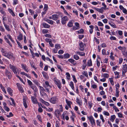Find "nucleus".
<instances>
[{
  "instance_id": "57",
  "label": "nucleus",
  "mask_w": 127,
  "mask_h": 127,
  "mask_svg": "<svg viewBox=\"0 0 127 127\" xmlns=\"http://www.w3.org/2000/svg\"><path fill=\"white\" fill-rule=\"evenodd\" d=\"M110 39L112 40H116V37L113 36H111L110 37Z\"/></svg>"
},
{
  "instance_id": "30",
  "label": "nucleus",
  "mask_w": 127,
  "mask_h": 127,
  "mask_svg": "<svg viewBox=\"0 0 127 127\" xmlns=\"http://www.w3.org/2000/svg\"><path fill=\"white\" fill-rule=\"evenodd\" d=\"M116 118V116L115 115H111V116L110 120L112 122H113L115 120V119Z\"/></svg>"
},
{
  "instance_id": "47",
  "label": "nucleus",
  "mask_w": 127,
  "mask_h": 127,
  "mask_svg": "<svg viewBox=\"0 0 127 127\" xmlns=\"http://www.w3.org/2000/svg\"><path fill=\"white\" fill-rule=\"evenodd\" d=\"M27 82L28 84L30 86V87L31 86H32L33 85H32V82L30 80L27 79Z\"/></svg>"
},
{
  "instance_id": "41",
  "label": "nucleus",
  "mask_w": 127,
  "mask_h": 127,
  "mask_svg": "<svg viewBox=\"0 0 127 127\" xmlns=\"http://www.w3.org/2000/svg\"><path fill=\"white\" fill-rule=\"evenodd\" d=\"M75 60H77L79 59V57L77 55H74L73 56Z\"/></svg>"
},
{
  "instance_id": "3",
  "label": "nucleus",
  "mask_w": 127,
  "mask_h": 127,
  "mask_svg": "<svg viewBox=\"0 0 127 127\" xmlns=\"http://www.w3.org/2000/svg\"><path fill=\"white\" fill-rule=\"evenodd\" d=\"M88 119L89 120L92 126H95L96 123L95 120L92 116L87 117Z\"/></svg>"
},
{
  "instance_id": "21",
  "label": "nucleus",
  "mask_w": 127,
  "mask_h": 127,
  "mask_svg": "<svg viewBox=\"0 0 127 127\" xmlns=\"http://www.w3.org/2000/svg\"><path fill=\"white\" fill-rule=\"evenodd\" d=\"M109 24L113 28H116V25L112 21H109Z\"/></svg>"
},
{
  "instance_id": "27",
  "label": "nucleus",
  "mask_w": 127,
  "mask_h": 127,
  "mask_svg": "<svg viewBox=\"0 0 127 127\" xmlns=\"http://www.w3.org/2000/svg\"><path fill=\"white\" fill-rule=\"evenodd\" d=\"M17 39L19 41H21L23 39V34L20 33L17 36Z\"/></svg>"
},
{
  "instance_id": "40",
  "label": "nucleus",
  "mask_w": 127,
  "mask_h": 127,
  "mask_svg": "<svg viewBox=\"0 0 127 127\" xmlns=\"http://www.w3.org/2000/svg\"><path fill=\"white\" fill-rule=\"evenodd\" d=\"M66 77L69 80L70 78V75L69 73L68 72H67L66 73Z\"/></svg>"
},
{
  "instance_id": "4",
  "label": "nucleus",
  "mask_w": 127,
  "mask_h": 127,
  "mask_svg": "<svg viewBox=\"0 0 127 127\" xmlns=\"http://www.w3.org/2000/svg\"><path fill=\"white\" fill-rule=\"evenodd\" d=\"M6 76L9 79H10L12 77V75L11 72L7 69H6L5 72Z\"/></svg>"
},
{
  "instance_id": "32",
  "label": "nucleus",
  "mask_w": 127,
  "mask_h": 127,
  "mask_svg": "<svg viewBox=\"0 0 127 127\" xmlns=\"http://www.w3.org/2000/svg\"><path fill=\"white\" fill-rule=\"evenodd\" d=\"M4 39L5 40L6 42L7 43H8L11 46H12V45L11 43L10 42V41H9L8 39L5 36L4 37Z\"/></svg>"
},
{
  "instance_id": "34",
  "label": "nucleus",
  "mask_w": 127,
  "mask_h": 127,
  "mask_svg": "<svg viewBox=\"0 0 127 127\" xmlns=\"http://www.w3.org/2000/svg\"><path fill=\"white\" fill-rule=\"evenodd\" d=\"M92 65V63L91 59L89 60L87 63V65L88 66H91Z\"/></svg>"
},
{
  "instance_id": "23",
  "label": "nucleus",
  "mask_w": 127,
  "mask_h": 127,
  "mask_svg": "<svg viewBox=\"0 0 127 127\" xmlns=\"http://www.w3.org/2000/svg\"><path fill=\"white\" fill-rule=\"evenodd\" d=\"M34 91V92H36L38 90L37 87L34 85L31 86L30 87Z\"/></svg>"
},
{
  "instance_id": "6",
  "label": "nucleus",
  "mask_w": 127,
  "mask_h": 127,
  "mask_svg": "<svg viewBox=\"0 0 127 127\" xmlns=\"http://www.w3.org/2000/svg\"><path fill=\"white\" fill-rule=\"evenodd\" d=\"M68 20V18L66 16H64L63 17L61 20L62 24L63 25L65 24L66 21Z\"/></svg>"
},
{
  "instance_id": "1",
  "label": "nucleus",
  "mask_w": 127,
  "mask_h": 127,
  "mask_svg": "<svg viewBox=\"0 0 127 127\" xmlns=\"http://www.w3.org/2000/svg\"><path fill=\"white\" fill-rule=\"evenodd\" d=\"M9 66L10 68L14 74H17L18 72H19V70L18 69L16 66L10 64L9 65Z\"/></svg>"
},
{
  "instance_id": "64",
  "label": "nucleus",
  "mask_w": 127,
  "mask_h": 127,
  "mask_svg": "<svg viewBox=\"0 0 127 127\" xmlns=\"http://www.w3.org/2000/svg\"><path fill=\"white\" fill-rule=\"evenodd\" d=\"M122 11L124 13L127 14V10L126 8H124V9L122 10Z\"/></svg>"
},
{
  "instance_id": "35",
  "label": "nucleus",
  "mask_w": 127,
  "mask_h": 127,
  "mask_svg": "<svg viewBox=\"0 0 127 127\" xmlns=\"http://www.w3.org/2000/svg\"><path fill=\"white\" fill-rule=\"evenodd\" d=\"M69 85L71 89L73 90H74V84L73 82L72 81H71Z\"/></svg>"
},
{
  "instance_id": "14",
  "label": "nucleus",
  "mask_w": 127,
  "mask_h": 127,
  "mask_svg": "<svg viewBox=\"0 0 127 127\" xmlns=\"http://www.w3.org/2000/svg\"><path fill=\"white\" fill-rule=\"evenodd\" d=\"M21 66L23 69H24L25 71L28 72L29 71L26 65H24L23 64H21Z\"/></svg>"
},
{
  "instance_id": "37",
  "label": "nucleus",
  "mask_w": 127,
  "mask_h": 127,
  "mask_svg": "<svg viewBox=\"0 0 127 127\" xmlns=\"http://www.w3.org/2000/svg\"><path fill=\"white\" fill-rule=\"evenodd\" d=\"M20 74L22 75H24L26 76L28 78H30V77L29 75L27 73H26L24 72H21Z\"/></svg>"
},
{
  "instance_id": "43",
  "label": "nucleus",
  "mask_w": 127,
  "mask_h": 127,
  "mask_svg": "<svg viewBox=\"0 0 127 127\" xmlns=\"http://www.w3.org/2000/svg\"><path fill=\"white\" fill-rule=\"evenodd\" d=\"M7 36L10 39V40H11V41L13 42H14V41L13 40L11 36V35L9 34H8L7 35Z\"/></svg>"
},
{
  "instance_id": "62",
  "label": "nucleus",
  "mask_w": 127,
  "mask_h": 127,
  "mask_svg": "<svg viewBox=\"0 0 127 127\" xmlns=\"http://www.w3.org/2000/svg\"><path fill=\"white\" fill-rule=\"evenodd\" d=\"M5 110L7 112L9 111L10 110V109L7 106L4 108Z\"/></svg>"
},
{
  "instance_id": "33",
  "label": "nucleus",
  "mask_w": 127,
  "mask_h": 127,
  "mask_svg": "<svg viewBox=\"0 0 127 127\" xmlns=\"http://www.w3.org/2000/svg\"><path fill=\"white\" fill-rule=\"evenodd\" d=\"M10 99L12 101V104H11V103H10V105H13V106H15V102L14 100L11 97L10 98Z\"/></svg>"
},
{
  "instance_id": "9",
  "label": "nucleus",
  "mask_w": 127,
  "mask_h": 127,
  "mask_svg": "<svg viewBox=\"0 0 127 127\" xmlns=\"http://www.w3.org/2000/svg\"><path fill=\"white\" fill-rule=\"evenodd\" d=\"M31 99L33 103L36 104L38 103L37 101L36 97H35L34 96H31Z\"/></svg>"
},
{
  "instance_id": "31",
  "label": "nucleus",
  "mask_w": 127,
  "mask_h": 127,
  "mask_svg": "<svg viewBox=\"0 0 127 127\" xmlns=\"http://www.w3.org/2000/svg\"><path fill=\"white\" fill-rule=\"evenodd\" d=\"M65 101L66 103L69 107H71V105L72 103V102L71 101H68L66 99Z\"/></svg>"
},
{
  "instance_id": "59",
  "label": "nucleus",
  "mask_w": 127,
  "mask_h": 127,
  "mask_svg": "<svg viewBox=\"0 0 127 127\" xmlns=\"http://www.w3.org/2000/svg\"><path fill=\"white\" fill-rule=\"evenodd\" d=\"M39 87L40 89V93H41V92H42L43 91H45V90L44 89V88L42 87L41 86H39Z\"/></svg>"
},
{
  "instance_id": "54",
  "label": "nucleus",
  "mask_w": 127,
  "mask_h": 127,
  "mask_svg": "<svg viewBox=\"0 0 127 127\" xmlns=\"http://www.w3.org/2000/svg\"><path fill=\"white\" fill-rule=\"evenodd\" d=\"M123 55L125 56L126 58H127V51L123 52L122 53Z\"/></svg>"
},
{
  "instance_id": "51",
  "label": "nucleus",
  "mask_w": 127,
  "mask_h": 127,
  "mask_svg": "<svg viewBox=\"0 0 127 127\" xmlns=\"http://www.w3.org/2000/svg\"><path fill=\"white\" fill-rule=\"evenodd\" d=\"M115 96L118 97L119 96V92L118 90H116V91Z\"/></svg>"
},
{
  "instance_id": "45",
  "label": "nucleus",
  "mask_w": 127,
  "mask_h": 127,
  "mask_svg": "<svg viewBox=\"0 0 127 127\" xmlns=\"http://www.w3.org/2000/svg\"><path fill=\"white\" fill-rule=\"evenodd\" d=\"M33 82L37 86H38L40 85V84L38 82V81L36 80H34Z\"/></svg>"
},
{
  "instance_id": "2",
  "label": "nucleus",
  "mask_w": 127,
  "mask_h": 127,
  "mask_svg": "<svg viewBox=\"0 0 127 127\" xmlns=\"http://www.w3.org/2000/svg\"><path fill=\"white\" fill-rule=\"evenodd\" d=\"M43 86L45 88L47 92L49 93V89L51 88V86L49 84V83L48 81H46L43 84Z\"/></svg>"
},
{
  "instance_id": "25",
  "label": "nucleus",
  "mask_w": 127,
  "mask_h": 127,
  "mask_svg": "<svg viewBox=\"0 0 127 127\" xmlns=\"http://www.w3.org/2000/svg\"><path fill=\"white\" fill-rule=\"evenodd\" d=\"M55 114L56 117H59L61 115L60 111L58 110H56L55 112Z\"/></svg>"
},
{
  "instance_id": "8",
  "label": "nucleus",
  "mask_w": 127,
  "mask_h": 127,
  "mask_svg": "<svg viewBox=\"0 0 127 127\" xmlns=\"http://www.w3.org/2000/svg\"><path fill=\"white\" fill-rule=\"evenodd\" d=\"M16 85L18 87L19 90L21 92V93L23 92L24 90L23 88L22 87L20 83H17L16 84Z\"/></svg>"
},
{
  "instance_id": "28",
  "label": "nucleus",
  "mask_w": 127,
  "mask_h": 127,
  "mask_svg": "<svg viewBox=\"0 0 127 127\" xmlns=\"http://www.w3.org/2000/svg\"><path fill=\"white\" fill-rule=\"evenodd\" d=\"M42 26L43 27L45 28H50V26L48 24L45 23H44L42 24Z\"/></svg>"
},
{
  "instance_id": "56",
  "label": "nucleus",
  "mask_w": 127,
  "mask_h": 127,
  "mask_svg": "<svg viewBox=\"0 0 127 127\" xmlns=\"http://www.w3.org/2000/svg\"><path fill=\"white\" fill-rule=\"evenodd\" d=\"M84 30L82 29H81L80 30L77 31V32L79 33H83L84 32Z\"/></svg>"
},
{
  "instance_id": "20",
  "label": "nucleus",
  "mask_w": 127,
  "mask_h": 127,
  "mask_svg": "<svg viewBox=\"0 0 127 127\" xmlns=\"http://www.w3.org/2000/svg\"><path fill=\"white\" fill-rule=\"evenodd\" d=\"M26 97L24 98L23 99V105L25 108H27L28 107V106L26 102Z\"/></svg>"
},
{
  "instance_id": "26",
  "label": "nucleus",
  "mask_w": 127,
  "mask_h": 127,
  "mask_svg": "<svg viewBox=\"0 0 127 127\" xmlns=\"http://www.w3.org/2000/svg\"><path fill=\"white\" fill-rule=\"evenodd\" d=\"M55 84L60 89H61V84L59 81H56Z\"/></svg>"
},
{
  "instance_id": "19",
  "label": "nucleus",
  "mask_w": 127,
  "mask_h": 127,
  "mask_svg": "<svg viewBox=\"0 0 127 127\" xmlns=\"http://www.w3.org/2000/svg\"><path fill=\"white\" fill-rule=\"evenodd\" d=\"M94 9L101 13H102L103 12V7H102L100 8H95Z\"/></svg>"
},
{
  "instance_id": "13",
  "label": "nucleus",
  "mask_w": 127,
  "mask_h": 127,
  "mask_svg": "<svg viewBox=\"0 0 127 127\" xmlns=\"http://www.w3.org/2000/svg\"><path fill=\"white\" fill-rule=\"evenodd\" d=\"M7 91L11 96H12L13 90L10 88L9 87L7 88Z\"/></svg>"
},
{
  "instance_id": "46",
  "label": "nucleus",
  "mask_w": 127,
  "mask_h": 127,
  "mask_svg": "<svg viewBox=\"0 0 127 127\" xmlns=\"http://www.w3.org/2000/svg\"><path fill=\"white\" fill-rule=\"evenodd\" d=\"M67 26L69 27H70L73 26V23L71 22H69L67 25Z\"/></svg>"
},
{
  "instance_id": "39",
  "label": "nucleus",
  "mask_w": 127,
  "mask_h": 127,
  "mask_svg": "<svg viewBox=\"0 0 127 127\" xmlns=\"http://www.w3.org/2000/svg\"><path fill=\"white\" fill-rule=\"evenodd\" d=\"M96 123L97 126H100L101 121L100 120H96Z\"/></svg>"
},
{
  "instance_id": "7",
  "label": "nucleus",
  "mask_w": 127,
  "mask_h": 127,
  "mask_svg": "<svg viewBox=\"0 0 127 127\" xmlns=\"http://www.w3.org/2000/svg\"><path fill=\"white\" fill-rule=\"evenodd\" d=\"M80 47L79 49L81 51H83L84 50V46L85 44L82 42H81L79 43Z\"/></svg>"
},
{
  "instance_id": "60",
  "label": "nucleus",
  "mask_w": 127,
  "mask_h": 127,
  "mask_svg": "<svg viewBox=\"0 0 127 127\" xmlns=\"http://www.w3.org/2000/svg\"><path fill=\"white\" fill-rule=\"evenodd\" d=\"M42 32L43 33H47L48 32V31L47 30L43 29L42 30Z\"/></svg>"
},
{
  "instance_id": "17",
  "label": "nucleus",
  "mask_w": 127,
  "mask_h": 127,
  "mask_svg": "<svg viewBox=\"0 0 127 127\" xmlns=\"http://www.w3.org/2000/svg\"><path fill=\"white\" fill-rule=\"evenodd\" d=\"M122 71L124 72H127V65L125 64L123 65Z\"/></svg>"
},
{
  "instance_id": "38",
  "label": "nucleus",
  "mask_w": 127,
  "mask_h": 127,
  "mask_svg": "<svg viewBox=\"0 0 127 127\" xmlns=\"http://www.w3.org/2000/svg\"><path fill=\"white\" fill-rule=\"evenodd\" d=\"M64 59L68 58L70 57L69 54L68 53H66L64 54Z\"/></svg>"
},
{
  "instance_id": "10",
  "label": "nucleus",
  "mask_w": 127,
  "mask_h": 127,
  "mask_svg": "<svg viewBox=\"0 0 127 127\" xmlns=\"http://www.w3.org/2000/svg\"><path fill=\"white\" fill-rule=\"evenodd\" d=\"M5 57L9 59L12 58L13 57V54L11 52L7 53Z\"/></svg>"
},
{
  "instance_id": "53",
  "label": "nucleus",
  "mask_w": 127,
  "mask_h": 127,
  "mask_svg": "<svg viewBox=\"0 0 127 127\" xmlns=\"http://www.w3.org/2000/svg\"><path fill=\"white\" fill-rule=\"evenodd\" d=\"M109 80L110 81V82L111 84L112 85H114V83L113 81V79L112 78H109Z\"/></svg>"
},
{
  "instance_id": "44",
  "label": "nucleus",
  "mask_w": 127,
  "mask_h": 127,
  "mask_svg": "<svg viewBox=\"0 0 127 127\" xmlns=\"http://www.w3.org/2000/svg\"><path fill=\"white\" fill-rule=\"evenodd\" d=\"M100 119L102 120V121L103 123H104L105 122V120L104 119L103 117V115L100 114Z\"/></svg>"
},
{
  "instance_id": "16",
  "label": "nucleus",
  "mask_w": 127,
  "mask_h": 127,
  "mask_svg": "<svg viewBox=\"0 0 127 127\" xmlns=\"http://www.w3.org/2000/svg\"><path fill=\"white\" fill-rule=\"evenodd\" d=\"M3 23L4 24V27H5L6 29L8 32L10 31L11 30L9 28V26L7 25L6 24L4 21H3Z\"/></svg>"
},
{
  "instance_id": "50",
  "label": "nucleus",
  "mask_w": 127,
  "mask_h": 127,
  "mask_svg": "<svg viewBox=\"0 0 127 127\" xmlns=\"http://www.w3.org/2000/svg\"><path fill=\"white\" fill-rule=\"evenodd\" d=\"M72 76L73 79V80L74 81V82L75 83L77 82V81L76 79L75 76V75H73Z\"/></svg>"
},
{
  "instance_id": "22",
  "label": "nucleus",
  "mask_w": 127,
  "mask_h": 127,
  "mask_svg": "<svg viewBox=\"0 0 127 127\" xmlns=\"http://www.w3.org/2000/svg\"><path fill=\"white\" fill-rule=\"evenodd\" d=\"M52 16H53V20L56 21L58 19L59 15L57 14H53L52 15Z\"/></svg>"
},
{
  "instance_id": "12",
  "label": "nucleus",
  "mask_w": 127,
  "mask_h": 127,
  "mask_svg": "<svg viewBox=\"0 0 127 127\" xmlns=\"http://www.w3.org/2000/svg\"><path fill=\"white\" fill-rule=\"evenodd\" d=\"M76 101L79 106H82V100L79 99L78 97H77Z\"/></svg>"
},
{
  "instance_id": "5",
  "label": "nucleus",
  "mask_w": 127,
  "mask_h": 127,
  "mask_svg": "<svg viewBox=\"0 0 127 127\" xmlns=\"http://www.w3.org/2000/svg\"><path fill=\"white\" fill-rule=\"evenodd\" d=\"M58 98L56 96L51 97L50 99V101L52 103L55 104L57 101Z\"/></svg>"
},
{
  "instance_id": "61",
  "label": "nucleus",
  "mask_w": 127,
  "mask_h": 127,
  "mask_svg": "<svg viewBox=\"0 0 127 127\" xmlns=\"http://www.w3.org/2000/svg\"><path fill=\"white\" fill-rule=\"evenodd\" d=\"M102 5L104 6V7H103V8L105 10L107 9H106V5L105 4L104 2H102Z\"/></svg>"
},
{
  "instance_id": "58",
  "label": "nucleus",
  "mask_w": 127,
  "mask_h": 127,
  "mask_svg": "<svg viewBox=\"0 0 127 127\" xmlns=\"http://www.w3.org/2000/svg\"><path fill=\"white\" fill-rule=\"evenodd\" d=\"M13 116V114L12 113V112H10L9 113V115H6V116L8 118H9L11 117L12 116Z\"/></svg>"
},
{
  "instance_id": "29",
  "label": "nucleus",
  "mask_w": 127,
  "mask_h": 127,
  "mask_svg": "<svg viewBox=\"0 0 127 127\" xmlns=\"http://www.w3.org/2000/svg\"><path fill=\"white\" fill-rule=\"evenodd\" d=\"M68 61L69 62L73 64L74 65L76 64V61L72 59H68Z\"/></svg>"
},
{
  "instance_id": "63",
  "label": "nucleus",
  "mask_w": 127,
  "mask_h": 127,
  "mask_svg": "<svg viewBox=\"0 0 127 127\" xmlns=\"http://www.w3.org/2000/svg\"><path fill=\"white\" fill-rule=\"evenodd\" d=\"M18 3L17 0H14L13 1V4L14 5H16Z\"/></svg>"
},
{
  "instance_id": "18",
  "label": "nucleus",
  "mask_w": 127,
  "mask_h": 127,
  "mask_svg": "<svg viewBox=\"0 0 127 127\" xmlns=\"http://www.w3.org/2000/svg\"><path fill=\"white\" fill-rule=\"evenodd\" d=\"M71 113L72 114V115L70 117V118L72 121L74 122V118L76 117L75 114L74 113L72 112L71 111Z\"/></svg>"
},
{
  "instance_id": "15",
  "label": "nucleus",
  "mask_w": 127,
  "mask_h": 127,
  "mask_svg": "<svg viewBox=\"0 0 127 127\" xmlns=\"http://www.w3.org/2000/svg\"><path fill=\"white\" fill-rule=\"evenodd\" d=\"M44 20L47 22L49 24L51 25H53L54 23V21L51 20H50L47 19L46 18Z\"/></svg>"
},
{
  "instance_id": "42",
  "label": "nucleus",
  "mask_w": 127,
  "mask_h": 127,
  "mask_svg": "<svg viewBox=\"0 0 127 127\" xmlns=\"http://www.w3.org/2000/svg\"><path fill=\"white\" fill-rule=\"evenodd\" d=\"M55 47L57 50L61 48L60 45L58 44H56L55 45Z\"/></svg>"
},
{
  "instance_id": "49",
  "label": "nucleus",
  "mask_w": 127,
  "mask_h": 127,
  "mask_svg": "<svg viewBox=\"0 0 127 127\" xmlns=\"http://www.w3.org/2000/svg\"><path fill=\"white\" fill-rule=\"evenodd\" d=\"M48 5L45 4L44 5V7L43 8L44 10H46L48 9Z\"/></svg>"
},
{
  "instance_id": "11",
  "label": "nucleus",
  "mask_w": 127,
  "mask_h": 127,
  "mask_svg": "<svg viewBox=\"0 0 127 127\" xmlns=\"http://www.w3.org/2000/svg\"><path fill=\"white\" fill-rule=\"evenodd\" d=\"M1 51L2 53V55L3 56L5 57L6 56V54H7V52L5 50L4 48H1Z\"/></svg>"
},
{
  "instance_id": "48",
  "label": "nucleus",
  "mask_w": 127,
  "mask_h": 127,
  "mask_svg": "<svg viewBox=\"0 0 127 127\" xmlns=\"http://www.w3.org/2000/svg\"><path fill=\"white\" fill-rule=\"evenodd\" d=\"M98 25L99 26H103V24L100 21H99L97 22Z\"/></svg>"
},
{
  "instance_id": "55",
  "label": "nucleus",
  "mask_w": 127,
  "mask_h": 127,
  "mask_svg": "<svg viewBox=\"0 0 127 127\" xmlns=\"http://www.w3.org/2000/svg\"><path fill=\"white\" fill-rule=\"evenodd\" d=\"M103 113L106 116H109V113L105 111H104L103 112Z\"/></svg>"
},
{
  "instance_id": "24",
  "label": "nucleus",
  "mask_w": 127,
  "mask_h": 127,
  "mask_svg": "<svg viewBox=\"0 0 127 127\" xmlns=\"http://www.w3.org/2000/svg\"><path fill=\"white\" fill-rule=\"evenodd\" d=\"M43 76L45 79H49V77L47 74L45 72L43 71L42 72Z\"/></svg>"
},
{
  "instance_id": "52",
  "label": "nucleus",
  "mask_w": 127,
  "mask_h": 127,
  "mask_svg": "<svg viewBox=\"0 0 127 127\" xmlns=\"http://www.w3.org/2000/svg\"><path fill=\"white\" fill-rule=\"evenodd\" d=\"M94 40L98 44L99 43V41L98 39H97L96 37H95L94 38Z\"/></svg>"
},
{
  "instance_id": "36",
  "label": "nucleus",
  "mask_w": 127,
  "mask_h": 127,
  "mask_svg": "<svg viewBox=\"0 0 127 127\" xmlns=\"http://www.w3.org/2000/svg\"><path fill=\"white\" fill-rule=\"evenodd\" d=\"M47 40H49L48 42H49V44L50 46L52 47H53L54 46V44L52 43L51 40L50 39V40H49V39H48Z\"/></svg>"
}]
</instances>
